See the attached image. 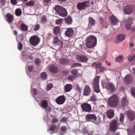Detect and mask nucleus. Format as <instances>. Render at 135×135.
<instances>
[{
    "label": "nucleus",
    "mask_w": 135,
    "mask_h": 135,
    "mask_svg": "<svg viewBox=\"0 0 135 135\" xmlns=\"http://www.w3.org/2000/svg\"><path fill=\"white\" fill-rule=\"evenodd\" d=\"M55 10L56 12L61 17H65L68 15V12L66 9L60 6L56 5Z\"/></svg>",
    "instance_id": "nucleus-3"
},
{
    "label": "nucleus",
    "mask_w": 135,
    "mask_h": 135,
    "mask_svg": "<svg viewBox=\"0 0 135 135\" xmlns=\"http://www.w3.org/2000/svg\"><path fill=\"white\" fill-rule=\"evenodd\" d=\"M67 120L68 118L67 117H63L61 119V122H67Z\"/></svg>",
    "instance_id": "nucleus-49"
},
{
    "label": "nucleus",
    "mask_w": 135,
    "mask_h": 135,
    "mask_svg": "<svg viewBox=\"0 0 135 135\" xmlns=\"http://www.w3.org/2000/svg\"><path fill=\"white\" fill-rule=\"evenodd\" d=\"M91 90L89 87L86 85L84 87L83 92V95L85 96H88L90 95Z\"/></svg>",
    "instance_id": "nucleus-16"
},
{
    "label": "nucleus",
    "mask_w": 135,
    "mask_h": 135,
    "mask_svg": "<svg viewBox=\"0 0 135 135\" xmlns=\"http://www.w3.org/2000/svg\"><path fill=\"white\" fill-rule=\"evenodd\" d=\"M41 76L42 79L44 80L47 79V75L45 72H43L41 74Z\"/></svg>",
    "instance_id": "nucleus-37"
},
{
    "label": "nucleus",
    "mask_w": 135,
    "mask_h": 135,
    "mask_svg": "<svg viewBox=\"0 0 135 135\" xmlns=\"http://www.w3.org/2000/svg\"><path fill=\"white\" fill-rule=\"evenodd\" d=\"M22 13L21 10L19 8L16 9L15 11V14L16 16H20Z\"/></svg>",
    "instance_id": "nucleus-35"
},
{
    "label": "nucleus",
    "mask_w": 135,
    "mask_h": 135,
    "mask_svg": "<svg viewBox=\"0 0 135 135\" xmlns=\"http://www.w3.org/2000/svg\"><path fill=\"white\" fill-rule=\"evenodd\" d=\"M33 69L34 66H33L30 65L28 66V70L29 71L31 72L33 70Z\"/></svg>",
    "instance_id": "nucleus-53"
},
{
    "label": "nucleus",
    "mask_w": 135,
    "mask_h": 135,
    "mask_svg": "<svg viewBox=\"0 0 135 135\" xmlns=\"http://www.w3.org/2000/svg\"><path fill=\"white\" fill-rule=\"evenodd\" d=\"M125 36L123 34H119L118 36V40L119 41H123L125 38Z\"/></svg>",
    "instance_id": "nucleus-38"
},
{
    "label": "nucleus",
    "mask_w": 135,
    "mask_h": 135,
    "mask_svg": "<svg viewBox=\"0 0 135 135\" xmlns=\"http://www.w3.org/2000/svg\"><path fill=\"white\" fill-rule=\"evenodd\" d=\"M64 20L65 22L68 25H70L72 23V20L70 16H69L66 17Z\"/></svg>",
    "instance_id": "nucleus-23"
},
{
    "label": "nucleus",
    "mask_w": 135,
    "mask_h": 135,
    "mask_svg": "<svg viewBox=\"0 0 135 135\" xmlns=\"http://www.w3.org/2000/svg\"><path fill=\"white\" fill-rule=\"evenodd\" d=\"M0 3L2 5H3L6 3L5 0H0Z\"/></svg>",
    "instance_id": "nucleus-62"
},
{
    "label": "nucleus",
    "mask_w": 135,
    "mask_h": 135,
    "mask_svg": "<svg viewBox=\"0 0 135 135\" xmlns=\"http://www.w3.org/2000/svg\"><path fill=\"white\" fill-rule=\"evenodd\" d=\"M40 38L37 36H33L31 37L30 39V44L33 46L37 45L40 42Z\"/></svg>",
    "instance_id": "nucleus-5"
},
{
    "label": "nucleus",
    "mask_w": 135,
    "mask_h": 135,
    "mask_svg": "<svg viewBox=\"0 0 135 135\" xmlns=\"http://www.w3.org/2000/svg\"><path fill=\"white\" fill-rule=\"evenodd\" d=\"M133 19L132 17L129 18L126 22V27L127 29H130L131 25L132 24V21Z\"/></svg>",
    "instance_id": "nucleus-18"
},
{
    "label": "nucleus",
    "mask_w": 135,
    "mask_h": 135,
    "mask_svg": "<svg viewBox=\"0 0 135 135\" xmlns=\"http://www.w3.org/2000/svg\"><path fill=\"white\" fill-rule=\"evenodd\" d=\"M22 45L21 42H19L18 43V48L19 50H22Z\"/></svg>",
    "instance_id": "nucleus-48"
},
{
    "label": "nucleus",
    "mask_w": 135,
    "mask_h": 135,
    "mask_svg": "<svg viewBox=\"0 0 135 135\" xmlns=\"http://www.w3.org/2000/svg\"><path fill=\"white\" fill-rule=\"evenodd\" d=\"M49 70L52 73L55 74L58 73L59 70L58 67L55 65H52L49 68Z\"/></svg>",
    "instance_id": "nucleus-17"
},
{
    "label": "nucleus",
    "mask_w": 135,
    "mask_h": 135,
    "mask_svg": "<svg viewBox=\"0 0 135 135\" xmlns=\"http://www.w3.org/2000/svg\"><path fill=\"white\" fill-rule=\"evenodd\" d=\"M109 128L112 132H115L117 128V122L115 120H113L110 124Z\"/></svg>",
    "instance_id": "nucleus-7"
},
{
    "label": "nucleus",
    "mask_w": 135,
    "mask_h": 135,
    "mask_svg": "<svg viewBox=\"0 0 135 135\" xmlns=\"http://www.w3.org/2000/svg\"><path fill=\"white\" fill-rule=\"evenodd\" d=\"M50 1L51 0H43V3L45 5H47L50 2Z\"/></svg>",
    "instance_id": "nucleus-54"
},
{
    "label": "nucleus",
    "mask_w": 135,
    "mask_h": 135,
    "mask_svg": "<svg viewBox=\"0 0 135 135\" xmlns=\"http://www.w3.org/2000/svg\"><path fill=\"white\" fill-rule=\"evenodd\" d=\"M127 114L129 120L131 121H133L135 119V113L133 111H129Z\"/></svg>",
    "instance_id": "nucleus-13"
},
{
    "label": "nucleus",
    "mask_w": 135,
    "mask_h": 135,
    "mask_svg": "<svg viewBox=\"0 0 135 135\" xmlns=\"http://www.w3.org/2000/svg\"><path fill=\"white\" fill-rule=\"evenodd\" d=\"M100 22V23L102 25L103 23L104 22V20L101 17L99 18Z\"/></svg>",
    "instance_id": "nucleus-63"
},
{
    "label": "nucleus",
    "mask_w": 135,
    "mask_h": 135,
    "mask_svg": "<svg viewBox=\"0 0 135 135\" xmlns=\"http://www.w3.org/2000/svg\"><path fill=\"white\" fill-rule=\"evenodd\" d=\"M108 103L110 107H116L118 106L119 103L117 95H114L109 98L108 100Z\"/></svg>",
    "instance_id": "nucleus-2"
},
{
    "label": "nucleus",
    "mask_w": 135,
    "mask_h": 135,
    "mask_svg": "<svg viewBox=\"0 0 135 135\" xmlns=\"http://www.w3.org/2000/svg\"><path fill=\"white\" fill-rule=\"evenodd\" d=\"M69 60L67 59L64 58H61L59 60L60 63L62 64H68L69 62Z\"/></svg>",
    "instance_id": "nucleus-26"
},
{
    "label": "nucleus",
    "mask_w": 135,
    "mask_h": 135,
    "mask_svg": "<svg viewBox=\"0 0 135 135\" xmlns=\"http://www.w3.org/2000/svg\"><path fill=\"white\" fill-rule=\"evenodd\" d=\"M93 88L94 91L97 93L100 92L99 85H93Z\"/></svg>",
    "instance_id": "nucleus-25"
},
{
    "label": "nucleus",
    "mask_w": 135,
    "mask_h": 135,
    "mask_svg": "<svg viewBox=\"0 0 135 135\" xmlns=\"http://www.w3.org/2000/svg\"><path fill=\"white\" fill-rule=\"evenodd\" d=\"M35 2L34 0H31L27 2L25 4V5L27 6H33L35 5Z\"/></svg>",
    "instance_id": "nucleus-34"
},
{
    "label": "nucleus",
    "mask_w": 135,
    "mask_h": 135,
    "mask_svg": "<svg viewBox=\"0 0 135 135\" xmlns=\"http://www.w3.org/2000/svg\"><path fill=\"white\" fill-rule=\"evenodd\" d=\"M81 107L84 111L87 112H91V106L88 103H84L81 105Z\"/></svg>",
    "instance_id": "nucleus-6"
},
{
    "label": "nucleus",
    "mask_w": 135,
    "mask_h": 135,
    "mask_svg": "<svg viewBox=\"0 0 135 135\" xmlns=\"http://www.w3.org/2000/svg\"><path fill=\"white\" fill-rule=\"evenodd\" d=\"M40 27V25L39 24H36L33 28V30L35 31L38 30Z\"/></svg>",
    "instance_id": "nucleus-40"
},
{
    "label": "nucleus",
    "mask_w": 135,
    "mask_h": 135,
    "mask_svg": "<svg viewBox=\"0 0 135 135\" xmlns=\"http://www.w3.org/2000/svg\"><path fill=\"white\" fill-rule=\"evenodd\" d=\"M33 53L28 52L26 53V55L27 58H28L30 60H32L34 58L33 56L32 55Z\"/></svg>",
    "instance_id": "nucleus-32"
},
{
    "label": "nucleus",
    "mask_w": 135,
    "mask_h": 135,
    "mask_svg": "<svg viewBox=\"0 0 135 135\" xmlns=\"http://www.w3.org/2000/svg\"><path fill=\"white\" fill-rule=\"evenodd\" d=\"M135 59V55L132 56H129L128 58V60L130 61H132Z\"/></svg>",
    "instance_id": "nucleus-46"
},
{
    "label": "nucleus",
    "mask_w": 135,
    "mask_h": 135,
    "mask_svg": "<svg viewBox=\"0 0 135 135\" xmlns=\"http://www.w3.org/2000/svg\"><path fill=\"white\" fill-rule=\"evenodd\" d=\"M124 116L123 114L121 113L119 117V121L121 123L123 122Z\"/></svg>",
    "instance_id": "nucleus-39"
},
{
    "label": "nucleus",
    "mask_w": 135,
    "mask_h": 135,
    "mask_svg": "<svg viewBox=\"0 0 135 135\" xmlns=\"http://www.w3.org/2000/svg\"><path fill=\"white\" fill-rule=\"evenodd\" d=\"M72 88V85H65V91L66 92L70 91Z\"/></svg>",
    "instance_id": "nucleus-33"
},
{
    "label": "nucleus",
    "mask_w": 135,
    "mask_h": 135,
    "mask_svg": "<svg viewBox=\"0 0 135 135\" xmlns=\"http://www.w3.org/2000/svg\"><path fill=\"white\" fill-rule=\"evenodd\" d=\"M85 118L87 122H91L92 120H96L97 119V117L95 115L92 114L86 115Z\"/></svg>",
    "instance_id": "nucleus-8"
},
{
    "label": "nucleus",
    "mask_w": 135,
    "mask_h": 135,
    "mask_svg": "<svg viewBox=\"0 0 135 135\" xmlns=\"http://www.w3.org/2000/svg\"><path fill=\"white\" fill-rule=\"evenodd\" d=\"M123 58V57L122 56H118L116 58V60L118 62H119L121 61Z\"/></svg>",
    "instance_id": "nucleus-52"
},
{
    "label": "nucleus",
    "mask_w": 135,
    "mask_h": 135,
    "mask_svg": "<svg viewBox=\"0 0 135 135\" xmlns=\"http://www.w3.org/2000/svg\"><path fill=\"white\" fill-rule=\"evenodd\" d=\"M110 20L112 24L113 25H117L119 21L114 15L110 16L109 17Z\"/></svg>",
    "instance_id": "nucleus-12"
},
{
    "label": "nucleus",
    "mask_w": 135,
    "mask_h": 135,
    "mask_svg": "<svg viewBox=\"0 0 135 135\" xmlns=\"http://www.w3.org/2000/svg\"><path fill=\"white\" fill-rule=\"evenodd\" d=\"M41 107L44 108H46L48 106V102L47 100H43L41 102Z\"/></svg>",
    "instance_id": "nucleus-22"
},
{
    "label": "nucleus",
    "mask_w": 135,
    "mask_h": 135,
    "mask_svg": "<svg viewBox=\"0 0 135 135\" xmlns=\"http://www.w3.org/2000/svg\"><path fill=\"white\" fill-rule=\"evenodd\" d=\"M13 16L10 13H7L6 15L5 19L8 23H11L13 22Z\"/></svg>",
    "instance_id": "nucleus-10"
},
{
    "label": "nucleus",
    "mask_w": 135,
    "mask_h": 135,
    "mask_svg": "<svg viewBox=\"0 0 135 135\" xmlns=\"http://www.w3.org/2000/svg\"><path fill=\"white\" fill-rule=\"evenodd\" d=\"M76 89H77L78 92L79 93H81V88H80L79 85H77L76 86Z\"/></svg>",
    "instance_id": "nucleus-59"
},
{
    "label": "nucleus",
    "mask_w": 135,
    "mask_h": 135,
    "mask_svg": "<svg viewBox=\"0 0 135 135\" xmlns=\"http://www.w3.org/2000/svg\"><path fill=\"white\" fill-rule=\"evenodd\" d=\"M114 115V111L112 109H110L107 112V117L109 119L112 118Z\"/></svg>",
    "instance_id": "nucleus-21"
},
{
    "label": "nucleus",
    "mask_w": 135,
    "mask_h": 135,
    "mask_svg": "<svg viewBox=\"0 0 135 135\" xmlns=\"http://www.w3.org/2000/svg\"><path fill=\"white\" fill-rule=\"evenodd\" d=\"M53 33L54 34H58L60 33V28L59 26L55 27L53 29Z\"/></svg>",
    "instance_id": "nucleus-28"
},
{
    "label": "nucleus",
    "mask_w": 135,
    "mask_h": 135,
    "mask_svg": "<svg viewBox=\"0 0 135 135\" xmlns=\"http://www.w3.org/2000/svg\"><path fill=\"white\" fill-rule=\"evenodd\" d=\"M11 4L13 5H16L17 3L16 0H10Z\"/></svg>",
    "instance_id": "nucleus-57"
},
{
    "label": "nucleus",
    "mask_w": 135,
    "mask_h": 135,
    "mask_svg": "<svg viewBox=\"0 0 135 135\" xmlns=\"http://www.w3.org/2000/svg\"><path fill=\"white\" fill-rule=\"evenodd\" d=\"M135 9L134 5L128 4L124 7L123 8V11L125 14L130 15L133 12Z\"/></svg>",
    "instance_id": "nucleus-4"
},
{
    "label": "nucleus",
    "mask_w": 135,
    "mask_h": 135,
    "mask_svg": "<svg viewBox=\"0 0 135 135\" xmlns=\"http://www.w3.org/2000/svg\"><path fill=\"white\" fill-rule=\"evenodd\" d=\"M56 125L55 124L52 125L50 128V130L51 131H53L55 129Z\"/></svg>",
    "instance_id": "nucleus-51"
},
{
    "label": "nucleus",
    "mask_w": 135,
    "mask_h": 135,
    "mask_svg": "<svg viewBox=\"0 0 135 135\" xmlns=\"http://www.w3.org/2000/svg\"><path fill=\"white\" fill-rule=\"evenodd\" d=\"M74 78V76L72 75H70L68 76V80L72 81Z\"/></svg>",
    "instance_id": "nucleus-61"
},
{
    "label": "nucleus",
    "mask_w": 135,
    "mask_h": 135,
    "mask_svg": "<svg viewBox=\"0 0 135 135\" xmlns=\"http://www.w3.org/2000/svg\"><path fill=\"white\" fill-rule=\"evenodd\" d=\"M77 59L79 62L84 63H86L88 60V58L87 57L82 55L78 56Z\"/></svg>",
    "instance_id": "nucleus-14"
},
{
    "label": "nucleus",
    "mask_w": 135,
    "mask_h": 135,
    "mask_svg": "<svg viewBox=\"0 0 135 135\" xmlns=\"http://www.w3.org/2000/svg\"><path fill=\"white\" fill-rule=\"evenodd\" d=\"M103 87L108 90L110 93H113L115 90L116 88L114 85H102Z\"/></svg>",
    "instance_id": "nucleus-15"
},
{
    "label": "nucleus",
    "mask_w": 135,
    "mask_h": 135,
    "mask_svg": "<svg viewBox=\"0 0 135 135\" xmlns=\"http://www.w3.org/2000/svg\"><path fill=\"white\" fill-rule=\"evenodd\" d=\"M66 130V127L64 126H62L60 128V131H62L64 133L65 132Z\"/></svg>",
    "instance_id": "nucleus-55"
},
{
    "label": "nucleus",
    "mask_w": 135,
    "mask_h": 135,
    "mask_svg": "<svg viewBox=\"0 0 135 135\" xmlns=\"http://www.w3.org/2000/svg\"><path fill=\"white\" fill-rule=\"evenodd\" d=\"M35 62L37 66H39L41 63V60L37 58L35 60Z\"/></svg>",
    "instance_id": "nucleus-44"
},
{
    "label": "nucleus",
    "mask_w": 135,
    "mask_h": 135,
    "mask_svg": "<svg viewBox=\"0 0 135 135\" xmlns=\"http://www.w3.org/2000/svg\"><path fill=\"white\" fill-rule=\"evenodd\" d=\"M74 31L71 28H68L65 31V35L68 37H72L74 35Z\"/></svg>",
    "instance_id": "nucleus-11"
},
{
    "label": "nucleus",
    "mask_w": 135,
    "mask_h": 135,
    "mask_svg": "<svg viewBox=\"0 0 135 135\" xmlns=\"http://www.w3.org/2000/svg\"><path fill=\"white\" fill-rule=\"evenodd\" d=\"M71 73L73 75H76L78 74V70L76 69H74L71 70Z\"/></svg>",
    "instance_id": "nucleus-43"
},
{
    "label": "nucleus",
    "mask_w": 135,
    "mask_h": 135,
    "mask_svg": "<svg viewBox=\"0 0 135 135\" xmlns=\"http://www.w3.org/2000/svg\"><path fill=\"white\" fill-rule=\"evenodd\" d=\"M33 89V94L34 95H36L37 94V89L35 88H33L32 89Z\"/></svg>",
    "instance_id": "nucleus-58"
},
{
    "label": "nucleus",
    "mask_w": 135,
    "mask_h": 135,
    "mask_svg": "<svg viewBox=\"0 0 135 135\" xmlns=\"http://www.w3.org/2000/svg\"><path fill=\"white\" fill-rule=\"evenodd\" d=\"M96 38L94 36L90 35L87 37L86 44L87 47L89 48H92L94 47L97 44Z\"/></svg>",
    "instance_id": "nucleus-1"
},
{
    "label": "nucleus",
    "mask_w": 135,
    "mask_h": 135,
    "mask_svg": "<svg viewBox=\"0 0 135 135\" xmlns=\"http://www.w3.org/2000/svg\"><path fill=\"white\" fill-rule=\"evenodd\" d=\"M65 98L64 95H61L59 96L56 99V102L59 105L63 104L65 100Z\"/></svg>",
    "instance_id": "nucleus-9"
},
{
    "label": "nucleus",
    "mask_w": 135,
    "mask_h": 135,
    "mask_svg": "<svg viewBox=\"0 0 135 135\" xmlns=\"http://www.w3.org/2000/svg\"><path fill=\"white\" fill-rule=\"evenodd\" d=\"M132 77L130 75H127L124 78V80L126 84H129L132 80Z\"/></svg>",
    "instance_id": "nucleus-19"
},
{
    "label": "nucleus",
    "mask_w": 135,
    "mask_h": 135,
    "mask_svg": "<svg viewBox=\"0 0 135 135\" xmlns=\"http://www.w3.org/2000/svg\"><path fill=\"white\" fill-rule=\"evenodd\" d=\"M41 21L42 23H45L47 22L46 16L45 15H43L41 17Z\"/></svg>",
    "instance_id": "nucleus-41"
},
{
    "label": "nucleus",
    "mask_w": 135,
    "mask_h": 135,
    "mask_svg": "<svg viewBox=\"0 0 135 135\" xmlns=\"http://www.w3.org/2000/svg\"><path fill=\"white\" fill-rule=\"evenodd\" d=\"M58 121V119L56 117H54L53 118V119H52V123H55L57 122Z\"/></svg>",
    "instance_id": "nucleus-56"
},
{
    "label": "nucleus",
    "mask_w": 135,
    "mask_h": 135,
    "mask_svg": "<svg viewBox=\"0 0 135 135\" xmlns=\"http://www.w3.org/2000/svg\"><path fill=\"white\" fill-rule=\"evenodd\" d=\"M89 24L91 26H94L95 25V20L91 17H89L88 18Z\"/></svg>",
    "instance_id": "nucleus-24"
},
{
    "label": "nucleus",
    "mask_w": 135,
    "mask_h": 135,
    "mask_svg": "<svg viewBox=\"0 0 135 135\" xmlns=\"http://www.w3.org/2000/svg\"><path fill=\"white\" fill-rule=\"evenodd\" d=\"M76 66H81L82 65L80 63H75L73 64L71 66V68H74Z\"/></svg>",
    "instance_id": "nucleus-42"
},
{
    "label": "nucleus",
    "mask_w": 135,
    "mask_h": 135,
    "mask_svg": "<svg viewBox=\"0 0 135 135\" xmlns=\"http://www.w3.org/2000/svg\"><path fill=\"white\" fill-rule=\"evenodd\" d=\"M99 76H95L93 80V84H99Z\"/></svg>",
    "instance_id": "nucleus-31"
},
{
    "label": "nucleus",
    "mask_w": 135,
    "mask_h": 135,
    "mask_svg": "<svg viewBox=\"0 0 135 135\" xmlns=\"http://www.w3.org/2000/svg\"><path fill=\"white\" fill-rule=\"evenodd\" d=\"M105 69V68L104 67H102L101 68H100L99 71L100 72H102Z\"/></svg>",
    "instance_id": "nucleus-64"
},
{
    "label": "nucleus",
    "mask_w": 135,
    "mask_h": 135,
    "mask_svg": "<svg viewBox=\"0 0 135 135\" xmlns=\"http://www.w3.org/2000/svg\"><path fill=\"white\" fill-rule=\"evenodd\" d=\"M53 85H47L46 90L47 91H48L51 89L53 87Z\"/></svg>",
    "instance_id": "nucleus-50"
},
{
    "label": "nucleus",
    "mask_w": 135,
    "mask_h": 135,
    "mask_svg": "<svg viewBox=\"0 0 135 135\" xmlns=\"http://www.w3.org/2000/svg\"><path fill=\"white\" fill-rule=\"evenodd\" d=\"M131 91L132 95L135 97V88H132L131 89Z\"/></svg>",
    "instance_id": "nucleus-47"
},
{
    "label": "nucleus",
    "mask_w": 135,
    "mask_h": 135,
    "mask_svg": "<svg viewBox=\"0 0 135 135\" xmlns=\"http://www.w3.org/2000/svg\"><path fill=\"white\" fill-rule=\"evenodd\" d=\"M63 21V19H57L55 21L57 25L61 24Z\"/></svg>",
    "instance_id": "nucleus-45"
},
{
    "label": "nucleus",
    "mask_w": 135,
    "mask_h": 135,
    "mask_svg": "<svg viewBox=\"0 0 135 135\" xmlns=\"http://www.w3.org/2000/svg\"><path fill=\"white\" fill-rule=\"evenodd\" d=\"M60 41L57 36H55L53 38V43L55 45H57L60 42Z\"/></svg>",
    "instance_id": "nucleus-29"
},
{
    "label": "nucleus",
    "mask_w": 135,
    "mask_h": 135,
    "mask_svg": "<svg viewBox=\"0 0 135 135\" xmlns=\"http://www.w3.org/2000/svg\"><path fill=\"white\" fill-rule=\"evenodd\" d=\"M97 99L96 96L94 94H93L90 97L89 101L93 102H95Z\"/></svg>",
    "instance_id": "nucleus-36"
},
{
    "label": "nucleus",
    "mask_w": 135,
    "mask_h": 135,
    "mask_svg": "<svg viewBox=\"0 0 135 135\" xmlns=\"http://www.w3.org/2000/svg\"><path fill=\"white\" fill-rule=\"evenodd\" d=\"M20 29L22 31H26L28 29L27 26L23 23L21 24L20 26Z\"/></svg>",
    "instance_id": "nucleus-30"
},
{
    "label": "nucleus",
    "mask_w": 135,
    "mask_h": 135,
    "mask_svg": "<svg viewBox=\"0 0 135 135\" xmlns=\"http://www.w3.org/2000/svg\"><path fill=\"white\" fill-rule=\"evenodd\" d=\"M95 66L97 68H99L102 66V64L101 63H98L96 64Z\"/></svg>",
    "instance_id": "nucleus-60"
},
{
    "label": "nucleus",
    "mask_w": 135,
    "mask_h": 135,
    "mask_svg": "<svg viewBox=\"0 0 135 135\" xmlns=\"http://www.w3.org/2000/svg\"><path fill=\"white\" fill-rule=\"evenodd\" d=\"M86 6V3L84 2L79 3L77 5L78 8L80 10L85 9Z\"/></svg>",
    "instance_id": "nucleus-20"
},
{
    "label": "nucleus",
    "mask_w": 135,
    "mask_h": 135,
    "mask_svg": "<svg viewBox=\"0 0 135 135\" xmlns=\"http://www.w3.org/2000/svg\"><path fill=\"white\" fill-rule=\"evenodd\" d=\"M122 106L123 107L125 106L128 103V101L126 97H123L122 99Z\"/></svg>",
    "instance_id": "nucleus-27"
}]
</instances>
